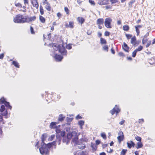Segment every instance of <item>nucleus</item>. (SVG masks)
Returning a JSON list of instances; mask_svg holds the SVG:
<instances>
[{
	"label": "nucleus",
	"mask_w": 155,
	"mask_h": 155,
	"mask_svg": "<svg viewBox=\"0 0 155 155\" xmlns=\"http://www.w3.org/2000/svg\"><path fill=\"white\" fill-rule=\"evenodd\" d=\"M104 23V19L103 18L98 19L97 21V24L98 25H102Z\"/></svg>",
	"instance_id": "obj_10"
},
{
	"label": "nucleus",
	"mask_w": 155,
	"mask_h": 155,
	"mask_svg": "<svg viewBox=\"0 0 155 155\" xmlns=\"http://www.w3.org/2000/svg\"><path fill=\"white\" fill-rule=\"evenodd\" d=\"M64 10H65V11L66 12L67 14H68V8L67 7H65L64 8Z\"/></svg>",
	"instance_id": "obj_51"
},
{
	"label": "nucleus",
	"mask_w": 155,
	"mask_h": 155,
	"mask_svg": "<svg viewBox=\"0 0 155 155\" xmlns=\"http://www.w3.org/2000/svg\"><path fill=\"white\" fill-rule=\"evenodd\" d=\"M41 138L42 142L41 143V147L39 148L40 152L41 154L47 155L48 153V150L47 147L48 148H50L52 145H54L55 144V142L54 141L53 142L48 143L47 145H46L44 143L45 139L44 138V135H42Z\"/></svg>",
	"instance_id": "obj_1"
},
{
	"label": "nucleus",
	"mask_w": 155,
	"mask_h": 155,
	"mask_svg": "<svg viewBox=\"0 0 155 155\" xmlns=\"http://www.w3.org/2000/svg\"><path fill=\"white\" fill-rule=\"evenodd\" d=\"M15 5L16 6L18 7L21 8L22 7V5L20 3L15 4Z\"/></svg>",
	"instance_id": "obj_40"
},
{
	"label": "nucleus",
	"mask_w": 155,
	"mask_h": 155,
	"mask_svg": "<svg viewBox=\"0 0 155 155\" xmlns=\"http://www.w3.org/2000/svg\"><path fill=\"white\" fill-rule=\"evenodd\" d=\"M52 47L54 50H58L62 55H67V51L62 45H59L58 44L54 43L53 44Z\"/></svg>",
	"instance_id": "obj_3"
},
{
	"label": "nucleus",
	"mask_w": 155,
	"mask_h": 155,
	"mask_svg": "<svg viewBox=\"0 0 155 155\" xmlns=\"http://www.w3.org/2000/svg\"><path fill=\"white\" fill-rule=\"evenodd\" d=\"M76 119H81L82 118V117L80 116L79 115H78L76 117Z\"/></svg>",
	"instance_id": "obj_47"
},
{
	"label": "nucleus",
	"mask_w": 155,
	"mask_h": 155,
	"mask_svg": "<svg viewBox=\"0 0 155 155\" xmlns=\"http://www.w3.org/2000/svg\"><path fill=\"white\" fill-rule=\"evenodd\" d=\"M46 5L45 6V8L48 11H50L51 10V7H50V5L47 2L46 3Z\"/></svg>",
	"instance_id": "obj_18"
},
{
	"label": "nucleus",
	"mask_w": 155,
	"mask_h": 155,
	"mask_svg": "<svg viewBox=\"0 0 155 155\" xmlns=\"http://www.w3.org/2000/svg\"><path fill=\"white\" fill-rule=\"evenodd\" d=\"M8 114V112L7 110H5V112L2 114V115L3 116H4L5 117L7 118V115Z\"/></svg>",
	"instance_id": "obj_31"
},
{
	"label": "nucleus",
	"mask_w": 155,
	"mask_h": 155,
	"mask_svg": "<svg viewBox=\"0 0 155 155\" xmlns=\"http://www.w3.org/2000/svg\"><path fill=\"white\" fill-rule=\"evenodd\" d=\"M137 146L136 147V148L137 149H139L142 147H143V144L142 143L140 142H138L137 143Z\"/></svg>",
	"instance_id": "obj_21"
},
{
	"label": "nucleus",
	"mask_w": 155,
	"mask_h": 155,
	"mask_svg": "<svg viewBox=\"0 0 155 155\" xmlns=\"http://www.w3.org/2000/svg\"><path fill=\"white\" fill-rule=\"evenodd\" d=\"M148 39L147 38H143L142 40V43L143 44H144L146 43Z\"/></svg>",
	"instance_id": "obj_41"
},
{
	"label": "nucleus",
	"mask_w": 155,
	"mask_h": 155,
	"mask_svg": "<svg viewBox=\"0 0 155 155\" xmlns=\"http://www.w3.org/2000/svg\"><path fill=\"white\" fill-rule=\"evenodd\" d=\"M77 20L81 24H82L84 23V19L82 17H78L77 18Z\"/></svg>",
	"instance_id": "obj_14"
},
{
	"label": "nucleus",
	"mask_w": 155,
	"mask_h": 155,
	"mask_svg": "<svg viewBox=\"0 0 155 155\" xmlns=\"http://www.w3.org/2000/svg\"><path fill=\"white\" fill-rule=\"evenodd\" d=\"M100 141L99 140H97L96 141V143L97 145L99 144L100 143Z\"/></svg>",
	"instance_id": "obj_55"
},
{
	"label": "nucleus",
	"mask_w": 155,
	"mask_h": 155,
	"mask_svg": "<svg viewBox=\"0 0 155 155\" xmlns=\"http://www.w3.org/2000/svg\"><path fill=\"white\" fill-rule=\"evenodd\" d=\"M84 122L82 120H81L78 121V124L80 126L81 129H82V126L84 125Z\"/></svg>",
	"instance_id": "obj_16"
},
{
	"label": "nucleus",
	"mask_w": 155,
	"mask_h": 155,
	"mask_svg": "<svg viewBox=\"0 0 155 155\" xmlns=\"http://www.w3.org/2000/svg\"><path fill=\"white\" fill-rule=\"evenodd\" d=\"M144 120L143 119H139V123H142L144 122Z\"/></svg>",
	"instance_id": "obj_48"
},
{
	"label": "nucleus",
	"mask_w": 155,
	"mask_h": 155,
	"mask_svg": "<svg viewBox=\"0 0 155 155\" xmlns=\"http://www.w3.org/2000/svg\"><path fill=\"white\" fill-rule=\"evenodd\" d=\"M5 101H6L4 98H2L0 99V102H1L2 104H4Z\"/></svg>",
	"instance_id": "obj_37"
},
{
	"label": "nucleus",
	"mask_w": 155,
	"mask_h": 155,
	"mask_svg": "<svg viewBox=\"0 0 155 155\" xmlns=\"http://www.w3.org/2000/svg\"><path fill=\"white\" fill-rule=\"evenodd\" d=\"M110 33L108 31H106L105 33V35L106 36H108L109 35Z\"/></svg>",
	"instance_id": "obj_53"
},
{
	"label": "nucleus",
	"mask_w": 155,
	"mask_h": 155,
	"mask_svg": "<svg viewBox=\"0 0 155 155\" xmlns=\"http://www.w3.org/2000/svg\"><path fill=\"white\" fill-rule=\"evenodd\" d=\"M98 35L99 37H100L102 35V34L100 32H98Z\"/></svg>",
	"instance_id": "obj_60"
},
{
	"label": "nucleus",
	"mask_w": 155,
	"mask_h": 155,
	"mask_svg": "<svg viewBox=\"0 0 155 155\" xmlns=\"http://www.w3.org/2000/svg\"><path fill=\"white\" fill-rule=\"evenodd\" d=\"M65 117L62 114H60L58 118V121L61 122L65 118Z\"/></svg>",
	"instance_id": "obj_13"
},
{
	"label": "nucleus",
	"mask_w": 155,
	"mask_h": 155,
	"mask_svg": "<svg viewBox=\"0 0 155 155\" xmlns=\"http://www.w3.org/2000/svg\"><path fill=\"white\" fill-rule=\"evenodd\" d=\"M137 51L136 50H134L132 53V57H135L136 55V54Z\"/></svg>",
	"instance_id": "obj_38"
},
{
	"label": "nucleus",
	"mask_w": 155,
	"mask_h": 155,
	"mask_svg": "<svg viewBox=\"0 0 155 155\" xmlns=\"http://www.w3.org/2000/svg\"><path fill=\"white\" fill-rule=\"evenodd\" d=\"M98 28L99 29H101L102 28V26L101 25H98Z\"/></svg>",
	"instance_id": "obj_63"
},
{
	"label": "nucleus",
	"mask_w": 155,
	"mask_h": 155,
	"mask_svg": "<svg viewBox=\"0 0 155 155\" xmlns=\"http://www.w3.org/2000/svg\"><path fill=\"white\" fill-rule=\"evenodd\" d=\"M127 150L123 149L120 153L121 155H125Z\"/></svg>",
	"instance_id": "obj_28"
},
{
	"label": "nucleus",
	"mask_w": 155,
	"mask_h": 155,
	"mask_svg": "<svg viewBox=\"0 0 155 155\" xmlns=\"http://www.w3.org/2000/svg\"><path fill=\"white\" fill-rule=\"evenodd\" d=\"M111 51L112 54H115V51H114V50L113 49V48H111Z\"/></svg>",
	"instance_id": "obj_58"
},
{
	"label": "nucleus",
	"mask_w": 155,
	"mask_h": 155,
	"mask_svg": "<svg viewBox=\"0 0 155 155\" xmlns=\"http://www.w3.org/2000/svg\"><path fill=\"white\" fill-rule=\"evenodd\" d=\"M69 25L67 23L66 25L65 26L66 27H69L71 28H73L74 27V22H71V21H69Z\"/></svg>",
	"instance_id": "obj_11"
},
{
	"label": "nucleus",
	"mask_w": 155,
	"mask_h": 155,
	"mask_svg": "<svg viewBox=\"0 0 155 155\" xmlns=\"http://www.w3.org/2000/svg\"><path fill=\"white\" fill-rule=\"evenodd\" d=\"M57 16L59 18H60L61 16V14L60 13H58L57 14Z\"/></svg>",
	"instance_id": "obj_59"
},
{
	"label": "nucleus",
	"mask_w": 155,
	"mask_h": 155,
	"mask_svg": "<svg viewBox=\"0 0 155 155\" xmlns=\"http://www.w3.org/2000/svg\"><path fill=\"white\" fill-rule=\"evenodd\" d=\"M40 10L41 15H43L44 14V10L42 6L40 5Z\"/></svg>",
	"instance_id": "obj_26"
},
{
	"label": "nucleus",
	"mask_w": 155,
	"mask_h": 155,
	"mask_svg": "<svg viewBox=\"0 0 155 155\" xmlns=\"http://www.w3.org/2000/svg\"><path fill=\"white\" fill-rule=\"evenodd\" d=\"M30 31H31V33L32 34H35V32L34 31L33 28L31 26L30 27Z\"/></svg>",
	"instance_id": "obj_43"
},
{
	"label": "nucleus",
	"mask_w": 155,
	"mask_h": 155,
	"mask_svg": "<svg viewBox=\"0 0 155 155\" xmlns=\"http://www.w3.org/2000/svg\"><path fill=\"white\" fill-rule=\"evenodd\" d=\"M123 28V30L126 31H128L129 29V27L128 25H124Z\"/></svg>",
	"instance_id": "obj_23"
},
{
	"label": "nucleus",
	"mask_w": 155,
	"mask_h": 155,
	"mask_svg": "<svg viewBox=\"0 0 155 155\" xmlns=\"http://www.w3.org/2000/svg\"><path fill=\"white\" fill-rule=\"evenodd\" d=\"M36 19V17L35 16H33L32 17H31L29 18V20L30 21H32L35 20Z\"/></svg>",
	"instance_id": "obj_39"
},
{
	"label": "nucleus",
	"mask_w": 155,
	"mask_h": 155,
	"mask_svg": "<svg viewBox=\"0 0 155 155\" xmlns=\"http://www.w3.org/2000/svg\"><path fill=\"white\" fill-rule=\"evenodd\" d=\"M100 155H106V153L104 152H103L100 153Z\"/></svg>",
	"instance_id": "obj_64"
},
{
	"label": "nucleus",
	"mask_w": 155,
	"mask_h": 155,
	"mask_svg": "<svg viewBox=\"0 0 155 155\" xmlns=\"http://www.w3.org/2000/svg\"><path fill=\"white\" fill-rule=\"evenodd\" d=\"M135 139L138 141L140 142L141 140V138L139 136H137L135 137Z\"/></svg>",
	"instance_id": "obj_30"
},
{
	"label": "nucleus",
	"mask_w": 155,
	"mask_h": 155,
	"mask_svg": "<svg viewBox=\"0 0 155 155\" xmlns=\"http://www.w3.org/2000/svg\"><path fill=\"white\" fill-rule=\"evenodd\" d=\"M130 142V143H127V145L128 147L129 148H131L132 146L133 147H134L135 145V143L132 141H131Z\"/></svg>",
	"instance_id": "obj_15"
},
{
	"label": "nucleus",
	"mask_w": 155,
	"mask_h": 155,
	"mask_svg": "<svg viewBox=\"0 0 155 155\" xmlns=\"http://www.w3.org/2000/svg\"><path fill=\"white\" fill-rule=\"evenodd\" d=\"M24 3L25 5L26 4H28V0H24Z\"/></svg>",
	"instance_id": "obj_57"
},
{
	"label": "nucleus",
	"mask_w": 155,
	"mask_h": 155,
	"mask_svg": "<svg viewBox=\"0 0 155 155\" xmlns=\"http://www.w3.org/2000/svg\"><path fill=\"white\" fill-rule=\"evenodd\" d=\"M78 148L81 149H83L85 148V146L84 145H79L78 146Z\"/></svg>",
	"instance_id": "obj_36"
},
{
	"label": "nucleus",
	"mask_w": 155,
	"mask_h": 155,
	"mask_svg": "<svg viewBox=\"0 0 155 155\" xmlns=\"http://www.w3.org/2000/svg\"><path fill=\"white\" fill-rule=\"evenodd\" d=\"M136 37H134L133 38H132L131 39V43L132 44L134 45H135L136 44Z\"/></svg>",
	"instance_id": "obj_19"
},
{
	"label": "nucleus",
	"mask_w": 155,
	"mask_h": 155,
	"mask_svg": "<svg viewBox=\"0 0 155 155\" xmlns=\"http://www.w3.org/2000/svg\"><path fill=\"white\" fill-rule=\"evenodd\" d=\"M120 109H119L118 107L116 105L115 107L110 111V113L112 114V115H114L115 112H116V115L117 114L120 112Z\"/></svg>",
	"instance_id": "obj_6"
},
{
	"label": "nucleus",
	"mask_w": 155,
	"mask_h": 155,
	"mask_svg": "<svg viewBox=\"0 0 155 155\" xmlns=\"http://www.w3.org/2000/svg\"><path fill=\"white\" fill-rule=\"evenodd\" d=\"M123 48L124 50L126 52H128V50L129 49V47L127 46V45L124 42L123 43Z\"/></svg>",
	"instance_id": "obj_12"
},
{
	"label": "nucleus",
	"mask_w": 155,
	"mask_h": 155,
	"mask_svg": "<svg viewBox=\"0 0 155 155\" xmlns=\"http://www.w3.org/2000/svg\"><path fill=\"white\" fill-rule=\"evenodd\" d=\"M136 31L137 33V35L138 36L140 34V31L139 29V28H137V27H136L135 26Z\"/></svg>",
	"instance_id": "obj_33"
},
{
	"label": "nucleus",
	"mask_w": 155,
	"mask_h": 155,
	"mask_svg": "<svg viewBox=\"0 0 155 155\" xmlns=\"http://www.w3.org/2000/svg\"><path fill=\"white\" fill-rule=\"evenodd\" d=\"M126 36L127 38L128 39H129L132 36L131 35H129V34H126Z\"/></svg>",
	"instance_id": "obj_46"
},
{
	"label": "nucleus",
	"mask_w": 155,
	"mask_h": 155,
	"mask_svg": "<svg viewBox=\"0 0 155 155\" xmlns=\"http://www.w3.org/2000/svg\"><path fill=\"white\" fill-rule=\"evenodd\" d=\"M100 42L101 44H106V40L102 38H100Z\"/></svg>",
	"instance_id": "obj_24"
},
{
	"label": "nucleus",
	"mask_w": 155,
	"mask_h": 155,
	"mask_svg": "<svg viewBox=\"0 0 155 155\" xmlns=\"http://www.w3.org/2000/svg\"><path fill=\"white\" fill-rule=\"evenodd\" d=\"M121 24V21L120 20H119L117 21V24L118 25H120Z\"/></svg>",
	"instance_id": "obj_62"
},
{
	"label": "nucleus",
	"mask_w": 155,
	"mask_h": 155,
	"mask_svg": "<svg viewBox=\"0 0 155 155\" xmlns=\"http://www.w3.org/2000/svg\"><path fill=\"white\" fill-rule=\"evenodd\" d=\"M40 20L41 21L42 23H44L45 22V18L42 16H40L39 17Z\"/></svg>",
	"instance_id": "obj_25"
},
{
	"label": "nucleus",
	"mask_w": 155,
	"mask_h": 155,
	"mask_svg": "<svg viewBox=\"0 0 155 155\" xmlns=\"http://www.w3.org/2000/svg\"><path fill=\"white\" fill-rule=\"evenodd\" d=\"M101 136L104 139H106V135L104 133H102L101 134Z\"/></svg>",
	"instance_id": "obj_34"
},
{
	"label": "nucleus",
	"mask_w": 155,
	"mask_h": 155,
	"mask_svg": "<svg viewBox=\"0 0 155 155\" xmlns=\"http://www.w3.org/2000/svg\"><path fill=\"white\" fill-rule=\"evenodd\" d=\"M124 122H125V120H122V121H120L119 122V124L120 125H122L124 123Z\"/></svg>",
	"instance_id": "obj_54"
},
{
	"label": "nucleus",
	"mask_w": 155,
	"mask_h": 155,
	"mask_svg": "<svg viewBox=\"0 0 155 155\" xmlns=\"http://www.w3.org/2000/svg\"><path fill=\"white\" fill-rule=\"evenodd\" d=\"M4 56V54L3 53L1 54H0V59H2Z\"/></svg>",
	"instance_id": "obj_49"
},
{
	"label": "nucleus",
	"mask_w": 155,
	"mask_h": 155,
	"mask_svg": "<svg viewBox=\"0 0 155 155\" xmlns=\"http://www.w3.org/2000/svg\"><path fill=\"white\" fill-rule=\"evenodd\" d=\"M32 3L34 7L38 8V4L37 0H32Z\"/></svg>",
	"instance_id": "obj_9"
},
{
	"label": "nucleus",
	"mask_w": 155,
	"mask_h": 155,
	"mask_svg": "<svg viewBox=\"0 0 155 155\" xmlns=\"http://www.w3.org/2000/svg\"><path fill=\"white\" fill-rule=\"evenodd\" d=\"M72 138L73 141L76 142L78 139V135L77 134V131H73L72 132H69L67 134V138L68 139H70Z\"/></svg>",
	"instance_id": "obj_4"
},
{
	"label": "nucleus",
	"mask_w": 155,
	"mask_h": 155,
	"mask_svg": "<svg viewBox=\"0 0 155 155\" xmlns=\"http://www.w3.org/2000/svg\"><path fill=\"white\" fill-rule=\"evenodd\" d=\"M5 106L8 108L10 109H11L12 107L9 105V103L7 101H5V103L4 104Z\"/></svg>",
	"instance_id": "obj_20"
},
{
	"label": "nucleus",
	"mask_w": 155,
	"mask_h": 155,
	"mask_svg": "<svg viewBox=\"0 0 155 155\" xmlns=\"http://www.w3.org/2000/svg\"><path fill=\"white\" fill-rule=\"evenodd\" d=\"M66 48L67 49L70 50L72 48V47L71 44H68L66 46Z\"/></svg>",
	"instance_id": "obj_35"
},
{
	"label": "nucleus",
	"mask_w": 155,
	"mask_h": 155,
	"mask_svg": "<svg viewBox=\"0 0 155 155\" xmlns=\"http://www.w3.org/2000/svg\"><path fill=\"white\" fill-rule=\"evenodd\" d=\"M143 49V47L141 46H140L138 48L135 50L137 52L141 51Z\"/></svg>",
	"instance_id": "obj_32"
},
{
	"label": "nucleus",
	"mask_w": 155,
	"mask_h": 155,
	"mask_svg": "<svg viewBox=\"0 0 155 155\" xmlns=\"http://www.w3.org/2000/svg\"><path fill=\"white\" fill-rule=\"evenodd\" d=\"M112 19L109 18H107L105 19L104 25L107 28H111V23L112 22Z\"/></svg>",
	"instance_id": "obj_5"
},
{
	"label": "nucleus",
	"mask_w": 155,
	"mask_h": 155,
	"mask_svg": "<svg viewBox=\"0 0 155 155\" xmlns=\"http://www.w3.org/2000/svg\"><path fill=\"white\" fill-rule=\"evenodd\" d=\"M55 135H52L51 136V137L49 138V140L50 141H51L53 140V139Z\"/></svg>",
	"instance_id": "obj_44"
},
{
	"label": "nucleus",
	"mask_w": 155,
	"mask_h": 155,
	"mask_svg": "<svg viewBox=\"0 0 155 155\" xmlns=\"http://www.w3.org/2000/svg\"><path fill=\"white\" fill-rule=\"evenodd\" d=\"M119 134L120 135L117 137V139L119 142H120L122 141L124 138L123 133L122 131H120L119 132Z\"/></svg>",
	"instance_id": "obj_7"
},
{
	"label": "nucleus",
	"mask_w": 155,
	"mask_h": 155,
	"mask_svg": "<svg viewBox=\"0 0 155 155\" xmlns=\"http://www.w3.org/2000/svg\"><path fill=\"white\" fill-rule=\"evenodd\" d=\"M2 122V123H4L3 121V118L2 116L0 115V123Z\"/></svg>",
	"instance_id": "obj_52"
},
{
	"label": "nucleus",
	"mask_w": 155,
	"mask_h": 155,
	"mask_svg": "<svg viewBox=\"0 0 155 155\" xmlns=\"http://www.w3.org/2000/svg\"><path fill=\"white\" fill-rule=\"evenodd\" d=\"M61 136L63 137L65 135V132L64 131H62L61 132Z\"/></svg>",
	"instance_id": "obj_45"
},
{
	"label": "nucleus",
	"mask_w": 155,
	"mask_h": 155,
	"mask_svg": "<svg viewBox=\"0 0 155 155\" xmlns=\"http://www.w3.org/2000/svg\"><path fill=\"white\" fill-rule=\"evenodd\" d=\"M89 3L92 5H94L95 3L94 1H93L92 0H89Z\"/></svg>",
	"instance_id": "obj_42"
},
{
	"label": "nucleus",
	"mask_w": 155,
	"mask_h": 155,
	"mask_svg": "<svg viewBox=\"0 0 155 155\" xmlns=\"http://www.w3.org/2000/svg\"><path fill=\"white\" fill-rule=\"evenodd\" d=\"M5 109L4 105H2L1 106L0 111L1 112H2L5 111Z\"/></svg>",
	"instance_id": "obj_27"
},
{
	"label": "nucleus",
	"mask_w": 155,
	"mask_h": 155,
	"mask_svg": "<svg viewBox=\"0 0 155 155\" xmlns=\"http://www.w3.org/2000/svg\"><path fill=\"white\" fill-rule=\"evenodd\" d=\"M56 132L57 133H59L61 132L60 130L59 129H56Z\"/></svg>",
	"instance_id": "obj_56"
},
{
	"label": "nucleus",
	"mask_w": 155,
	"mask_h": 155,
	"mask_svg": "<svg viewBox=\"0 0 155 155\" xmlns=\"http://www.w3.org/2000/svg\"><path fill=\"white\" fill-rule=\"evenodd\" d=\"M103 50L106 51H108V47L107 45H104L103 47Z\"/></svg>",
	"instance_id": "obj_29"
},
{
	"label": "nucleus",
	"mask_w": 155,
	"mask_h": 155,
	"mask_svg": "<svg viewBox=\"0 0 155 155\" xmlns=\"http://www.w3.org/2000/svg\"><path fill=\"white\" fill-rule=\"evenodd\" d=\"M119 54L120 56H122L124 54L122 52H120L119 53Z\"/></svg>",
	"instance_id": "obj_61"
},
{
	"label": "nucleus",
	"mask_w": 155,
	"mask_h": 155,
	"mask_svg": "<svg viewBox=\"0 0 155 155\" xmlns=\"http://www.w3.org/2000/svg\"><path fill=\"white\" fill-rule=\"evenodd\" d=\"M28 16L18 14L14 18V21L16 23H23L27 21Z\"/></svg>",
	"instance_id": "obj_2"
},
{
	"label": "nucleus",
	"mask_w": 155,
	"mask_h": 155,
	"mask_svg": "<svg viewBox=\"0 0 155 155\" xmlns=\"http://www.w3.org/2000/svg\"><path fill=\"white\" fill-rule=\"evenodd\" d=\"M12 64L15 67L17 68H19V66L18 65V63L16 61H13L12 62Z\"/></svg>",
	"instance_id": "obj_22"
},
{
	"label": "nucleus",
	"mask_w": 155,
	"mask_h": 155,
	"mask_svg": "<svg viewBox=\"0 0 155 155\" xmlns=\"http://www.w3.org/2000/svg\"><path fill=\"white\" fill-rule=\"evenodd\" d=\"M151 44V41H149L148 42L147 44V45H146V48H147Z\"/></svg>",
	"instance_id": "obj_50"
},
{
	"label": "nucleus",
	"mask_w": 155,
	"mask_h": 155,
	"mask_svg": "<svg viewBox=\"0 0 155 155\" xmlns=\"http://www.w3.org/2000/svg\"><path fill=\"white\" fill-rule=\"evenodd\" d=\"M54 58L56 61H61L63 58V57L60 55L55 54Z\"/></svg>",
	"instance_id": "obj_8"
},
{
	"label": "nucleus",
	"mask_w": 155,
	"mask_h": 155,
	"mask_svg": "<svg viewBox=\"0 0 155 155\" xmlns=\"http://www.w3.org/2000/svg\"><path fill=\"white\" fill-rule=\"evenodd\" d=\"M57 123L56 122H52L50 124V127L51 128H54L55 127V125Z\"/></svg>",
	"instance_id": "obj_17"
}]
</instances>
